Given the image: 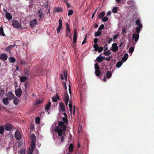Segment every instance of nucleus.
<instances>
[{
	"label": "nucleus",
	"instance_id": "f257e3e1",
	"mask_svg": "<svg viewBox=\"0 0 154 154\" xmlns=\"http://www.w3.org/2000/svg\"><path fill=\"white\" fill-rule=\"evenodd\" d=\"M59 127H57L55 129V132H57L60 138H58V139H61V142H63L64 140V136L65 135L64 133L66 129V126L62 122H58Z\"/></svg>",
	"mask_w": 154,
	"mask_h": 154
},
{
	"label": "nucleus",
	"instance_id": "f03ea898",
	"mask_svg": "<svg viewBox=\"0 0 154 154\" xmlns=\"http://www.w3.org/2000/svg\"><path fill=\"white\" fill-rule=\"evenodd\" d=\"M36 15L38 17L39 20H43V19L41 20L42 18L44 17L45 14L43 13L42 10L41 9H40L38 11L36 14Z\"/></svg>",
	"mask_w": 154,
	"mask_h": 154
},
{
	"label": "nucleus",
	"instance_id": "7ed1b4c3",
	"mask_svg": "<svg viewBox=\"0 0 154 154\" xmlns=\"http://www.w3.org/2000/svg\"><path fill=\"white\" fill-rule=\"evenodd\" d=\"M12 24L13 26L15 28L19 27L20 26V23L17 20H14L12 21Z\"/></svg>",
	"mask_w": 154,
	"mask_h": 154
},
{
	"label": "nucleus",
	"instance_id": "20e7f679",
	"mask_svg": "<svg viewBox=\"0 0 154 154\" xmlns=\"http://www.w3.org/2000/svg\"><path fill=\"white\" fill-rule=\"evenodd\" d=\"M62 29V20L61 18L59 20V25L57 29V33L60 32V31Z\"/></svg>",
	"mask_w": 154,
	"mask_h": 154
},
{
	"label": "nucleus",
	"instance_id": "39448f33",
	"mask_svg": "<svg viewBox=\"0 0 154 154\" xmlns=\"http://www.w3.org/2000/svg\"><path fill=\"white\" fill-rule=\"evenodd\" d=\"M77 30L76 29H74V35L73 36V43L75 44L76 43L77 40Z\"/></svg>",
	"mask_w": 154,
	"mask_h": 154
},
{
	"label": "nucleus",
	"instance_id": "423d86ee",
	"mask_svg": "<svg viewBox=\"0 0 154 154\" xmlns=\"http://www.w3.org/2000/svg\"><path fill=\"white\" fill-rule=\"evenodd\" d=\"M15 137L17 140H19L21 139V136L19 131H16L15 134Z\"/></svg>",
	"mask_w": 154,
	"mask_h": 154
},
{
	"label": "nucleus",
	"instance_id": "0eeeda50",
	"mask_svg": "<svg viewBox=\"0 0 154 154\" xmlns=\"http://www.w3.org/2000/svg\"><path fill=\"white\" fill-rule=\"evenodd\" d=\"M22 94V91L20 88L15 90V94L17 96L19 97L21 96Z\"/></svg>",
	"mask_w": 154,
	"mask_h": 154
},
{
	"label": "nucleus",
	"instance_id": "6e6552de",
	"mask_svg": "<svg viewBox=\"0 0 154 154\" xmlns=\"http://www.w3.org/2000/svg\"><path fill=\"white\" fill-rule=\"evenodd\" d=\"M6 96L8 97V99L10 100H12L14 97V94L11 91H9L8 93L6 94Z\"/></svg>",
	"mask_w": 154,
	"mask_h": 154
},
{
	"label": "nucleus",
	"instance_id": "1a4fd4ad",
	"mask_svg": "<svg viewBox=\"0 0 154 154\" xmlns=\"http://www.w3.org/2000/svg\"><path fill=\"white\" fill-rule=\"evenodd\" d=\"M12 128V125L10 124H6L5 126V129L6 131H10Z\"/></svg>",
	"mask_w": 154,
	"mask_h": 154
},
{
	"label": "nucleus",
	"instance_id": "9d476101",
	"mask_svg": "<svg viewBox=\"0 0 154 154\" xmlns=\"http://www.w3.org/2000/svg\"><path fill=\"white\" fill-rule=\"evenodd\" d=\"M37 24V21L36 19H34L30 22V27L32 28H33Z\"/></svg>",
	"mask_w": 154,
	"mask_h": 154
},
{
	"label": "nucleus",
	"instance_id": "9b49d317",
	"mask_svg": "<svg viewBox=\"0 0 154 154\" xmlns=\"http://www.w3.org/2000/svg\"><path fill=\"white\" fill-rule=\"evenodd\" d=\"M132 37L135 42H137L139 38V33H134L133 34Z\"/></svg>",
	"mask_w": 154,
	"mask_h": 154
},
{
	"label": "nucleus",
	"instance_id": "f8f14e48",
	"mask_svg": "<svg viewBox=\"0 0 154 154\" xmlns=\"http://www.w3.org/2000/svg\"><path fill=\"white\" fill-rule=\"evenodd\" d=\"M98 39L97 38H95L94 39V42L95 44L94 45V48H103V47H99L98 45L97 44H96L98 42Z\"/></svg>",
	"mask_w": 154,
	"mask_h": 154
},
{
	"label": "nucleus",
	"instance_id": "ddd939ff",
	"mask_svg": "<svg viewBox=\"0 0 154 154\" xmlns=\"http://www.w3.org/2000/svg\"><path fill=\"white\" fill-rule=\"evenodd\" d=\"M0 58L3 60H5L7 59L8 56L5 54L2 53L0 55Z\"/></svg>",
	"mask_w": 154,
	"mask_h": 154
},
{
	"label": "nucleus",
	"instance_id": "4468645a",
	"mask_svg": "<svg viewBox=\"0 0 154 154\" xmlns=\"http://www.w3.org/2000/svg\"><path fill=\"white\" fill-rule=\"evenodd\" d=\"M127 3L128 5H131V7H133L134 8L135 2L133 0H129L128 1Z\"/></svg>",
	"mask_w": 154,
	"mask_h": 154
},
{
	"label": "nucleus",
	"instance_id": "2eb2a0df",
	"mask_svg": "<svg viewBox=\"0 0 154 154\" xmlns=\"http://www.w3.org/2000/svg\"><path fill=\"white\" fill-rule=\"evenodd\" d=\"M64 101H69V96L67 93V92H66L64 94Z\"/></svg>",
	"mask_w": 154,
	"mask_h": 154
},
{
	"label": "nucleus",
	"instance_id": "dca6fc26",
	"mask_svg": "<svg viewBox=\"0 0 154 154\" xmlns=\"http://www.w3.org/2000/svg\"><path fill=\"white\" fill-rule=\"evenodd\" d=\"M8 98V97L4 98H3L2 101L4 104L6 105H8L9 103Z\"/></svg>",
	"mask_w": 154,
	"mask_h": 154
},
{
	"label": "nucleus",
	"instance_id": "f3484780",
	"mask_svg": "<svg viewBox=\"0 0 154 154\" xmlns=\"http://www.w3.org/2000/svg\"><path fill=\"white\" fill-rule=\"evenodd\" d=\"M59 106H60L61 110L63 112H65V108L63 103L62 102H61Z\"/></svg>",
	"mask_w": 154,
	"mask_h": 154
},
{
	"label": "nucleus",
	"instance_id": "a211bd4d",
	"mask_svg": "<svg viewBox=\"0 0 154 154\" xmlns=\"http://www.w3.org/2000/svg\"><path fill=\"white\" fill-rule=\"evenodd\" d=\"M6 18L8 20H10L12 18V16L11 14L8 12H6L5 14Z\"/></svg>",
	"mask_w": 154,
	"mask_h": 154
},
{
	"label": "nucleus",
	"instance_id": "6ab92c4d",
	"mask_svg": "<svg viewBox=\"0 0 154 154\" xmlns=\"http://www.w3.org/2000/svg\"><path fill=\"white\" fill-rule=\"evenodd\" d=\"M102 32L99 30H97V32H95L94 33V36L95 37H98L100 36L102 34Z\"/></svg>",
	"mask_w": 154,
	"mask_h": 154
},
{
	"label": "nucleus",
	"instance_id": "aec40b11",
	"mask_svg": "<svg viewBox=\"0 0 154 154\" xmlns=\"http://www.w3.org/2000/svg\"><path fill=\"white\" fill-rule=\"evenodd\" d=\"M28 79V78L25 76H21L20 78V80L21 82L25 81Z\"/></svg>",
	"mask_w": 154,
	"mask_h": 154
},
{
	"label": "nucleus",
	"instance_id": "412c9836",
	"mask_svg": "<svg viewBox=\"0 0 154 154\" xmlns=\"http://www.w3.org/2000/svg\"><path fill=\"white\" fill-rule=\"evenodd\" d=\"M69 151V152H72L73 151L74 147L72 144L70 143L68 148Z\"/></svg>",
	"mask_w": 154,
	"mask_h": 154
},
{
	"label": "nucleus",
	"instance_id": "4be33fe9",
	"mask_svg": "<svg viewBox=\"0 0 154 154\" xmlns=\"http://www.w3.org/2000/svg\"><path fill=\"white\" fill-rule=\"evenodd\" d=\"M128 58V54L127 53H126L125 54L124 56L122 59V61L125 62L127 60Z\"/></svg>",
	"mask_w": 154,
	"mask_h": 154
},
{
	"label": "nucleus",
	"instance_id": "5701e85b",
	"mask_svg": "<svg viewBox=\"0 0 154 154\" xmlns=\"http://www.w3.org/2000/svg\"><path fill=\"white\" fill-rule=\"evenodd\" d=\"M105 15V12L103 11L99 14L98 15V17L99 19H101V18H103L104 16Z\"/></svg>",
	"mask_w": 154,
	"mask_h": 154
},
{
	"label": "nucleus",
	"instance_id": "b1692460",
	"mask_svg": "<svg viewBox=\"0 0 154 154\" xmlns=\"http://www.w3.org/2000/svg\"><path fill=\"white\" fill-rule=\"evenodd\" d=\"M51 106V103L50 102H48V104L46 105L45 110H48L50 109Z\"/></svg>",
	"mask_w": 154,
	"mask_h": 154
},
{
	"label": "nucleus",
	"instance_id": "393cba45",
	"mask_svg": "<svg viewBox=\"0 0 154 154\" xmlns=\"http://www.w3.org/2000/svg\"><path fill=\"white\" fill-rule=\"evenodd\" d=\"M112 75V74L111 72L109 71H107L106 74V76L107 78L108 79L110 78Z\"/></svg>",
	"mask_w": 154,
	"mask_h": 154
},
{
	"label": "nucleus",
	"instance_id": "a878e982",
	"mask_svg": "<svg viewBox=\"0 0 154 154\" xmlns=\"http://www.w3.org/2000/svg\"><path fill=\"white\" fill-rule=\"evenodd\" d=\"M142 25L137 26L136 28V31L137 33H139L140 31V29L142 28Z\"/></svg>",
	"mask_w": 154,
	"mask_h": 154
},
{
	"label": "nucleus",
	"instance_id": "bb28decb",
	"mask_svg": "<svg viewBox=\"0 0 154 154\" xmlns=\"http://www.w3.org/2000/svg\"><path fill=\"white\" fill-rule=\"evenodd\" d=\"M0 35L3 36H6L5 35V34L4 32L2 26L0 28Z\"/></svg>",
	"mask_w": 154,
	"mask_h": 154
},
{
	"label": "nucleus",
	"instance_id": "cd10ccee",
	"mask_svg": "<svg viewBox=\"0 0 154 154\" xmlns=\"http://www.w3.org/2000/svg\"><path fill=\"white\" fill-rule=\"evenodd\" d=\"M108 49H104V54L106 56H108L111 54L110 50L106 51Z\"/></svg>",
	"mask_w": 154,
	"mask_h": 154
},
{
	"label": "nucleus",
	"instance_id": "c85d7f7f",
	"mask_svg": "<svg viewBox=\"0 0 154 154\" xmlns=\"http://www.w3.org/2000/svg\"><path fill=\"white\" fill-rule=\"evenodd\" d=\"M19 102V100L17 97H15L13 100V103L15 105H17Z\"/></svg>",
	"mask_w": 154,
	"mask_h": 154
},
{
	"label": "nucleus",
	"instance_id": "c756f323",
	"mask_svg": "<svg viewBox=\"0 0 154 154\" xmlns=\"http://www.w3.org/2000/svg\"><path fill=\"white\" fill-rule=\"evenodd\" d=\"M103 57H98L96 59V60L99 63H101L103 59Z\"/></svg>",
	"mask_w": 154,
	"mask_h": 154
},
{
	"label": "nucleus",
	"instance_id": "7c9ffc66",
	"mask_svg": "<svg viewBox=\"0 0 154 154\" xmlns=\"http://www.w3.org/2000/svg\"><path fill=\"white\" fill-rule=\"evenodd\" d=\"M5 94L4 90L2 88H0V97H2Z\"/></svg>",
	"mask_w": 154,
	"mask_h": 154
},
{
	"label": "nucleus",
	"instance_id": "2f4dec72",
	"mask_svg": "<svg viewBox=\"0 0 154 154\" xmlns=\"http://www.w3.org/2000/svg\"><path fill=\"white\" fill-rule=\"evenodd\" d=\"M31 146L32 150H34L35 147V142H32Z\"/></svg>",
	"mask_w": 154,
	"mask_h": 154
},
{
	"label": "nucleus",
	"instance_id": "473e14b6",
	"mask_svg": "<svg viewBox=\"0 0 154 154\" xmlns=\"http://www.w3.org/2000/svg\"><path fill=\"white\" fill-rule=\"evenodd\" d=\"M55 11L59 12L63 11L62 9L61 8H54Z\"/></svg>",
	"mask_w": 154,
	"mask_h": 154
},
{
	"label": "nucleus",
	"instance_id": "72a5a7b5",
	"mask_svg": "<svg viewBox=\"0 0 154 154\" xmlns=\"http://www.w3.org/2000/svg\"><path fill=\"white\" fill-rule=\"evenodd\" d=\"M5 131V128L2 126H0V134H3Z\"/></svg>",
	"mask_w": 154,
	"mask_h": 154
},
{
	"label": "nucleus",
	"instance_id": "f704fd0d",
	"mask_svg": "<svg viewBox=\"0 0 154 154\" xmlns=\"http://www.w3.org/2000/svg\"><path fill=\"white\" fill-rule=\"evenodd\" d=\"M122 64V61H119L116 64V66L117 68H119Z\"/></svg>",
	"mask_w": 154,
	"mask_h": 154
},
{
	"label": "nucleus",
	"instance_id": "c9c22d12",
	"mask_svg": "<svg viewBox=\"0 0 154 154\" xmlns=\"http://www.w3.org/2000/svg\"><path fill=\"white\" fill-rule=\"evenodd\" d=\"M118 8L117 7H114L112 9V11L113 13H116L117 12Z\"/></svg>",
	"mask_w": 154,
	"mask_h": 154
},
{
	"label": "nucleus",
	"instance_id": "e433bc0d",
	"mask_svg": "<svg viewBox=\"0 0 154 154\" xmlns=\"http://www.w3.org/2000/svg\"><path fill=\"white\" fill-rule=\"evenodd\" d=\"M9 60L11 63H13L15 61V59L13 57H11L9 58Z\"/></svg>",
	"mask_w": 154,
	"mask_h": 154
},
{
	"label": "nucleus",
	"instance_id": "4c0bfd02",
	"mask_svg": "<svg viewBox=\"0 0 154 154\" xmlns=\"http://www.w3.org/2000/svg\"><path fill=\"white\" fill-rule=\"evenodd\" d=\"M31 140L32 142H35L36 140V137L34 134H32L31 136Z\"/></svg>",
	"mask_w": 154,
	"mask_h": 154
},
{
	"label": "nucleus",
	"instance_id": "58836bf2",
	"mask_svg": "<svg viewBox=\"0 0 154 154\" xmlns=\"http://www.w3.org/2000/svg\"><path fill=\"white\" fill-rule=\"evenodd\" d=\"M136 25H137L138 26H140V25H142V24L140 23V21L139 19H137L136 21Z\"/></svg>",
	"mask_w": 154,
	"mask_h": 154
},
{
	"label": "nucleus",
	"instance_id": "ea45409f",
	"mask_svg": "<svg viewBox=\"0 0 154 154\" xmlns=\"http://www.w3.org/2000/svg\"><path fill=\"white\" fill-rule=\"evenodd\" d=\"M100 70H95V74L97 76H100Z\"/></svg>",
	"mask_w": 154,
	"mask_h": 154
},
{
	"label": "nucleus",
	"instance_id": "a19ab883",
	"mask_svg": "<svg viewBox=\"0 0 154 154\" xmlns=\"http://www.w3.org/2000/svg\"><path fill=\"white\" fill-rule=\"evenodd\" d=\"M74 12L72 10L70 9L68 11V16L72 15L73 14Z\"/></svg>",
	"mask_w": 154,
	"mask_h": 154
},
{
	"label": "nucleus",
	"instance_id": "79ce46f5",
	"mask_svg": "<svg viewBox=\"0 0 154 154\" xmlns=\"http://www.w3.org/2000/svg\"><path fill=\"white\" fill-rule=\"evenodd\" d=\"M112 57V56H109L108 57H107L106 58H105V57H103V59L108 61Z\"/></svg>",
	"mask_w": 154,
	"mask_h": 154
},
{
	"label": "nucleus",
	"instance_id": "37998d69",
	"mask_svg": "<svg viewBox=\"0 0 154 154\" xmlns=\"http://www.w3.org/2000/svg\"><path fill=\"white\" fill-rule=\"evenodd\" d=\"M94 67L95 70H100V67L99 66L97 63L95 64Z\"/></svg>",
	"mask_w": 154,
	"mask_h": 154
},
{
	"label": "nucleus",
	"instance_id": "c03bdc74",
	"mask_svg": "<svg viewBox=\"0 0 154 154\" xmlns=\"http://www.w3.org/2000/svg\"><path fill=\"white\" fill-rule=\"evenodd\" d=\"M40 118L38 117H37L35 119V120L36 124H39L40 122Z\"/></svg>",
	"mask_w": 154,
	"mask_h": 154
},
{
	"label": "nucleus",
	"instance_id": "a18cd8bd",
	"mask_svg": "<svg viewBox=\"0 0 154 154\" xmlns=\"http://www.w3.org/2000/svg\"><path fill=\"white\" fill-rule=\"evenodd\" d=\"M24 73L27 76H28L29 75V70L28 69L26 68L24 70Z\"/></svg>",
	"mask_w": 154,
	"mask_h": 154
},
{
	"label": "nucleus",
	"instance_id": "49530a36",
	"mask_svg": "<svg viewBox=\"0 0 154 154\" xmlns=\"http://www.w3.org/2000/svg\"><path fill=\"white\" fill-rule=\"evenodd\" d=\"M72 102H70L69 103V107L70 109V112H71L72 111Z\"/></svg>",
	"mask_w": 154,
	"mask_h": 154
},
{
	"label": "nucleus",
	"instance_id": "de8ad7c7",
	"mask_svg": "<svg viewBox=\"0 0 154 154\" xmlns=\"http://www.w3.org/2000/svg\"><path fill=\"white\" fill-rule=\"evenodd\" d=\"M71 32L66 31V37H69L70 36Z\"/></svg>",
	"mask_w": 154,
	"mask_h": 154
},
{
	"label": "nucleus",
	"instance_id": "09e8293b",
	"mask_svg": "<svg viewBox=\"0 0 154 154\" xmlns=\"http://www.w3.org/2000/svg\"><path fill=\"white\" fill-rule=\"evenodd\" d=\"M112 48H118L116 43H114L112 45Z\"/></svg>",
	"mask_w": 154,
	"mask_h": 154
},
{
	"label": "nucleus",
	"instance_id": "8fccbe9b",
	"mask_svg": "<svg viewBox=\"0 0 154 154\" xmlns=\"http://www.w3.org/2000/svg\"><path fill=\"white\" fill-rule=\"evenodd\" d=\"M104 27V25L103 24H102L99 27L98 30H100H100H102V29H103Z\"/></svg>",
	"mask_w": 154,
	"mask_h": 154
},
{
	"label": "nucleus",
	"instance_id": "3c124183",
	"mask_svg": "<svg viewBox=\"0 0 154 154\" xmlns=\"http://www.w3.org/2000/svg\"><path fill=\"white\" fill-rule=\"evenodd\" d=\"M108 20V17H105L102 19V21L103 22H106Z\"/></svg>",
	"mask_w": 154,
	"mask_h": 154
},
{
	"label": "nucleus",
	"instance_id": "603ef678",
	"mask_svg": "<svg viewBox=\"0 0 154 154\" xmlns=\"http://www.w3.org/2000/svg\"><path fill=\"white\" fill-rule=\"evenodd\" d=\"M63 120L64 123H67L68 122L67 118L63 117Z\"/></svg>",
	"mask_w": 154,
	"mask_h": 154
},
{
	"label": "nucleus",
	"instance_id": "864d4df0",
	"mask_svg": "<svg viewBox=\"0 0 154 154\" xmlns=\"http://www.w3.org/2000/svg\"><path fill=\"white\" fill-rule=\"evenodd\" d=\"M66 29L67 31H70V29L69 27V25L67 24H66Z\"/></svg>",
	"mask_w": 154,
	"mask_h": 154
},
{
	"label": "nucleus",
	"instance_id": "5fc2aeb1",
	"mask_svg": "<svg viewBox=\"0 0 154 154\" xmlns=\"http://www.w3.org/2000/svg\"><path fill=\"white\" fill-rule=\"evenodd\" d=\"M95 51H98L99 53L101 52L103 49H94Z\"/></svg>",
	"mask_w": 154,
	"mask_h": 154
},
{
	"label": "nucleus",
	"instance_id": "6e6d98bb",
	"mask_svg": "<svg viewBox=\"0 0 154 154\" xmlns=\"http://www.w3.org/2000/svg\"><path fill=\"white\" fill-rule=\"evenodd\" d=\"M52 101L53 102H56L57 101V98L56 97H52Z\"/></svg>",
	"mask_w": 154,
	"mask_h": 154
},
{
	"label": "nucleus",
	"instance_id": "4d7b16f0",
	"mask_svg": "<svg viewBox=\"0 0 154 154\" xmlns=\"http://www.w3.org/2000/svg\"><path fill=\"white\" fill-rule=\"evenodd\" d=\"M19 153V154H25V151L24 149H21Z\"/></svg>",
	"mask_w": 154,
	"mask_h": 154
},
{
	"label": "nucleus",
	"instance_id": "13d9d810",
	"mask_svg": "<svg viewBox=\"0 0 154 154\" xmlns=\"http://www.w3.org/2000/svg\"><path fill=\"white\" fill-rule=\"evenodd\" d=\"M63 86L64 88L66 89H67V87H66V83L64 82H63Z\"/></svg>",
	"mask_w": 154,
	"mask_h": 154
},
{
	"label": "nucleus",
	"instance_id": "bf43d9fd",
	"mask_svg": "<svg viewBox=\"0 0 154 154\" xmlns=\"http://www.w3.org/2000/svg\"><path fill=\"white\" fill-rule=\"evenodd\" d=\"M86 38H87V37H86V36L85 37L83 42H82V44L83 45V44H84L86 42Z\"/></svg>",
	"mask_w": 154,
	"mask_h": 154
},
{
	"label": "nucleus",
	"instance_id": "052dcab7",
	"mask_svg": "<svg viewBox=\"0 0 154 154\" xmlns=\"http://www.w3.org/2000/svg\"><path fill=\"white\" fill-rule=\"evenodd\" d=\"M97 9H96V10L94 11V13L92 14V16L91 17V19H92L93 18V17H94V16L95 14L96 13V12H97Z\"/></svg>",
	"mask_w": 154,
	"mask_h": 154
},
{
	"label": "nucleus",
	"instance_id": "680f3d73",
	"mask_svg": "<svg viewBox=\"0 0 154 154\" xmlns=\"http://www.w3.org/2000/svg\"><path fill=\"white\" fill-rule=\"evenodd\" d=\"M111 12L110 11H108V12H107L106 14V16H109L111 15Z\"/></svg>",
	"mask_w": 154,
	"mask_h": 154
},
{
	"label": "nucleus",
	"instance_id": "e2e57ef3",
	"mask_svg": "<svg viewBox=\"0 0 154 154\" xmlns=\"http://www.w3.org/2000/svg\"><path fill=\"white\" fill-rule=\"evenodd\" d=\"M20 63L22 65H25L26 64V63L25 61H21L20 62Z\"/></svg>",
	"mask_w": 154,
	"mask_h": 154
},
{
	"label": "nucleus",
	"instance_id": "0e129e2a",
	"mask_svg": "<svg viewBox=\"0 0 154 154\" xmlns=\"http://www.w3.org/2000/svg\"><path fill=\"white\" fill-rule=\"evenodd\" d=\"M63 74L65 78H66V77H67V72L66 71H64L63 72Z\"/></svg>",
	"mask_w": 154,
	"mask_h": 154
},
{
	"label": "nucleus",
	"instance_id": "69168bd1",
	"mask_svg": "<svg viewBox=\"0 0 154 154\" xmlns=\"http://www.w3.org/2000/svg\"><path fill=\"white\" fill-rule=\"evenodd\" d=\"M134 49H129V52L130 53L132 54L134 51Z\"/></svg>",
	"mask_w": 154,
	"mask_h": 154
},
{
	"label": "nucleus",
	"instance_id": "338daca9",
	"mask_svg": "<svg viewBox=\"0 0 154 154\" xmlns=\"http://www.w3.org/2000/svg\"><path fill=\"white\" fill-rule=\"evenodd\" d=\"M66 6H67V7L69 8H70V4L68 2H67L66 3Z\"/></svg>",
	"mask_w": 154,
	"mask_h": 154
},
{
	"label": "nucleus",
	"instance_id": "774afa93",
	"mask_svg": "<svg viewBox=\"0 0 154 154\" xmlns=\"http://www.w3.org/2000/svg\"><path fill=\"white\" fill-rule=\"evenodd\" d=\"M33 150H32H32H31L30 149L29 151V154H32Z\"/></svg>",
	"mask_w": 154,
	"mask_h": 154
}]
</instances>
